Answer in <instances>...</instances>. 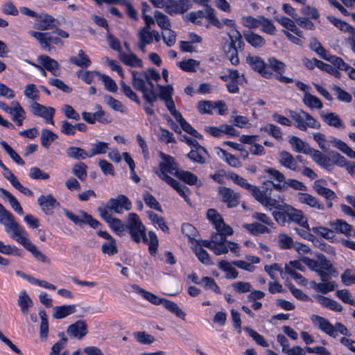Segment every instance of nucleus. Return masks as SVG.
Instances as JSON below:
<instances>
[{
  "label": "nucleus",
  "instance_id": "obj_1",
  "mask_svg": "<svg viewBox=\"0 0 355 355\" xmlns=\"http://www.w3.org/2000/svg\"><path fill=\"white\" fill-rule=\"evenodd\" d=\"M0 223L10 236L21 244L38 261L49 263V259L28 238V233L16 220L15 216L0 203Z\"/></svg>",
  "mask_w": 355,
  "mask_h": 355
},
{
  "label": "nucleus",
  "instance_id": "obj_2",
  "mask_svg": "<svg viewBox=\"0 0 355 355\" xmlns=\"http://www.w3.org/2000/svg\"><path fill=\"white\" fill-rule=\"evenodd\" d=\"M132 85L134 89L142 94L143 99L154 106L157 100V94L154 90V84L149 80L147 72L131 71Z\"/></svg>",
  "mask_w": 355,
  "mask_h": 355
},
{
  "label": "nucleus",
  "instance_id": "obj_3",
  "mask_svg": "<svg viewBox=\"0 0 355 355\" xmlns=\"http://www.w3.org/2000/svg\"><path fill=\"white\" fill-rule=\"evenodd\" d=\"M282 202L283 198L281 196H278V199L267 200L265 198L261 205L268 210L275 209L276 210L272 213L275 220L279 225L284 226L286 223H290V217L292 213L291 209H293V207L282 203Z\"/></svg>",
  "mask_w": 355,
  "mask_h": 355
},
{
  "label": "nucleus",
  "instance_id": "obj_4",
  "mask_svg": "<svg viewBox=\"0 0 355 355\" xmlns=\"http://www.w3.org/2000/svg\"><path fill=\"white\" fill-rule=\"evenodd\" d=\"M183 18L186 22H190L198 26H201L203 19L206 18L211 25L218 28H222V22H220V20L216 17L214 8L208 4H206L205 10L189 12Z\"/></svg>",
  "mask_w": 355,
  "mask_h": 355
},
{
  "label": "nucleus",
  "instance_id": "obj_5",
  "mask_svg": "<svg viewBox=\"0 0 355 355\" xmlns=\"http://www.w3.org/2000/svg\"><path fill=\"white\" fill-rule=\"evenodd\" d=\"M125 230H128L133 241L139 243L142 240L144 243H148L146 227L137 214L130 213L128 214Z\"/></svg>",
  "mask_w": 355,
  "mask_h": 355
},
{
  "label": "nucleus",
  "instance_id": "obj_6",
  "mask_svg": "<svg viewBox=\"0 0 355 355\" xmlns=\"http://www.w3.org/2000/svg\"><path fill=\"white\" fill-rule=\"evenodd\" d=\"M290 117L295 121V127L302 131H306L308 128L318 130L321 126L311 114L302 110L291 111Z\"/></svg>",
  "mask_w": 355,
  "mask_h": 355
},
{
  "label": "nucleus",
  "instance_id": "obj_7",
  "mask_svg": "<svg viewBox=\"0 0 355 355\" xmlns=\"http://www.w3.org/2000/svg\"><path fill=\"white\" fill-rule=\"evenodd\" d=\"M28 33L30 36L36 39L42 49L48 52H50L53 49L51 44L59 46L64 44V42L59 37L54 36L52 33L29 31Z\"/></svg>",
  "mask_w": 355,
  "mask_h": 355
},
{
  "label": "nucleus",
  "instance_id": "obj_8",
  "mask_svg": "<svg viewBox=\"0 0 355 355\" xmlns=\"http://www.w3.org/2000/svg\"><path fill=\"white\" fill-rule=\"evenodd\" d=\"M286 65L284 62L277 60L275 57H270L266 62V70L272 73V77L275 73V78L281 83H291L293 82V79L284 76L286 71Z\"/></svg>",
  "mask_w": 355,
  "mask_h": 355
},
{
  "label": "nucleus",
  "instance_id": "obj_9",
  "mask_svg": "<svg viewBox=\"0 0 355 355\" xmlns=\"http://www.w3.org/2000/svg\"><path fill=\"white\" fill-rule=\"evenodd\" d=\"M63 212L65 216L72 221L75 225L81 227L84 224L89 225L92 228L96 229L101 226V224L94 218L92 215L87 214L85 211H80L83 218H80L78 216L74 214L71 211L64 209Z\"/></svg>",
  "mask_w": 355,
  "mask_h": 355
},
{
  "label": "nucleus",
  "instance_id": "obj_10",
  "mask_svg": "<svg viewBox=\"0 0 355 355\" xmlns=\"http://www.w3.org/2000/svg\"><path fill=\"white\" fill-rule=\"evenodd\" d=\"M163 160L159 163L158 171H155L157 175L166 182L165 177H170L167 173L175 176L176 171H179L178 164L174 161L173 157H162Z\"/></svg>",
  "mask_w": 355,
  "mask_h": 355
},
{
  "label": "nucleus",
  "instance_id": "obj_11",
  "mask_svg": "<svg viewBox=\"0 0 355 355\" xmlns=\"http://www.w3.org/2000/svg\"><path fill=\"white\" fill-rule=\"evenodd\" d=\"M318 276L322 282H325L331 278L332 276H336L338 272L333 267L330 261L327 260L324 254L318 256Z\"/></svg>",
  "mask_w": 355,
  "mask_h": 355
},
{
  "label": "nucleus",
  "instance_id": "obj_12",
  "mask_svg": "<svg viewBox=\"0 0 355 355\" xmlns=\"http://www.w3.org/2000/svg\"><path fill=\"white\" fill-rule=\"evenodd\" d=\"M288 143L295 153L308 155H323L318 150L311 148L308 143L296 136H288Z\"/></svg>",
  "mask_w": 355,
  "mask_h": 355
},
{
  "label": "nucleus",
  "instance_id": "obj_13",
  "mask_svg": "<svg viewBox=\"0 0 355 355\" xmlns=\"http://www.w3.org/2000/svg\"><path fill=\"white\" fill-rule=\"evenodd\" d=\"M61 23L58 19L47 13H40L35 19L34 27L42 31L53 30Z\"/></svg>",
  "mask_w": 355,
  "mask_h": 355
},
{
  "label": "nucleus",
  "instance_id": "obj_14",
  "mask_svg": "<svg viewBox=\"0 0 355 355\" xmlns=\"http://www.w3.org/2000/svg\"><path fill=\"white\" fill-rule=\"evenodd\" d=\"M232 180L236 184L240 187L245 189L252 196L257 200L260 204H262L263 200H265V194L261 193V189L257 187L250 184L247 182V180L243 177L237 175V174H232L231 175Z\"/></svg>",
  "mask_w": 355,
  "mask_h": 355
},
{
  "label": "nucleus",
  "instance_id": "obj_15",
  "mask_svg": "<svg viewBox=\"0 0 355 355\" xmlns=\"http://www.w3.org/2000/svg\"><path fill=\"white\" fill-rule=\"evenodd\" d=\"M246 63L255 72L265 78H271L272 73L266 70V62L258 55H248L246 57Z\"/></svg>",
  "mask_w": 355,
  "mask_h": 355
},
{
  "label": "nucleus",
  "instance_id": "obj_16",
  "mask_svg": "<svg viewBox=\"0 0 355 355\" xmlns=\"http://www.w3.org/2000/svg\"><path fill=\"white\" fill-rule=\"evenodd\" d=\"M165 12L171 16L187 12L192 7L189 0H168Z\"/></svg>",
  "mask_w": 355,
  "mask_h": 355
},
{
  "label": "nucleus",
  "instance_id": "obj_17",
  "mask_svg": "<svg viewBox=\"0 0 355 355\" xmlns=\"http://www.w3.org/2000/svg\"><path fill=\"white\" fill-rule=\"evenodd\" d=\"M31 112L33 115L43 118L47 123L54 125L53 119L55 114L54 108L33 101L31 104Z\"/></svg>",
  "mask_w": 355,
  "mask_h": 355
},
{
  "label": "nucleus",
  "instance_id": "obj_18",
  "mask_svg": "<svg viewBox=\"0 0 355 355\" xmlns=\"http://www.w3.org/2000/svg\"><path fill=\"white\" fill-rule=\"evenodd\" d=\"M37 203L44 214L52 216L53 210L60 207V202L52 194L41 195L37 199Z\"/></svg>",
  "mask_w": 355,
  "mask_h": 355
},
{
  "label": "nucleus",
  "instance_id": "obj_19",
  "mask_svg": "<svg viewBox=\"0 0 355 355\" xmlns=\"http://www.w3.org/2000/svg\"><path fill=\"white\" fill-rule=\"evenodd\" d=\"M218 192L221 200L226 203L229 208L235 207L239 204L240 195L232 189L219 187Z\"/></svg>",
  "mask_w": 355,
  "mask_h": 355
},
{
  "label": "nucleus",
  "instance_id": "obj_20",
  "mask_svg": "<svg viewBox=\"0 0 355 355\" xmlns=\"http://www.w3.org/2000/svg\"><path fill=\"white\" fill-rule=\"evenodd\" d=\"M107 208L116 214H121L122 209L127 211L131 209V202L124 195H118L116 198H110L107 203Z\"/></svg>",
  "mask_w": 355,
  "mask_h": 355
},
{
  "label": "nucleus",
  "instance_id": "obj_21",
  "mask_svg": "<svg viewBox=\"0 0 355 355\" xmlns=\"http://www.w3.org/2000/svg\"><path fill=\"white\" fill-rule=\"evenodd\" d=\"M311 320L315 327L327 335L334 338L337 336L334 325L327 319L318 315H312Z\"/></svg>",
  "mask_w": 355,
  "mask_h": 355
},
{
  "label": "nucleus",
  "instance_id": "obj_22",
  "mask_svg": "<svg viewBox=\"0 0 355 355\" xmlns=\"http://www.w3.org/2000/svg\"><path fill=\"white\" fill-rule=\"evenodd\" d=\"M67 333L71 338L81 340L87 334V324L84 320H78L67 327Z\"/></svg>",
  "mask_w": 355,
  "mask_h": 355
},
{
  "label": "nucleus",
  "instance_id": "obj_23",
  "mask_svg": "<svg viewBox=\"0 0 355 355\" xmlns=\"http://www.w3.org/2000/svg\"><path fill=\"white\" fill-rule=\"evenodd\" d=\"M37 61L44 69L51 72L53 76H60V64L55 60L47 55H41L38 56Z\"/></svg>",
  "mask_w": 355,
  "mask_h": 355
},
{
  "label": "nucleus",
  "instance_id": "obj_24",
  "mask_svg": "<svg viewBox=\"0 0 355 355\" xmlns=\"http://www.w3.org/2000/svg\"><path fill=\"white\" fill-rule=\"evenodd\" d=\"M334 232L345 234L347 236H354L355 231L353 227L342 219H336L329 223Z\"/></svg>",
  "mask_w": 355,
  "mask_h": 355
},
{
  "label": "nucleus",
  "instance_id": "obj_25",
  "mask_svg": "<svg viewBox=\"0 0 355 355\" xmlns=\"http://www.w3.org/2000/svg\"><path fill=\"white\" fill-rule=\"evenodd\" d=\"M243 37L246 42L254 49H261L266 44L263 37L251 30L243 31Z\"/></svg>",
  "mask_w": 355,
  "mask_h": 355
},
{
  "label": "nucleus",
  "instance_id": "obj_26",
  "mask_svg": "<svg viewBox=\"0 0 355 355\" xmlns=\"http://www.w3.org/2000/svg\"><path fill=\"white\" fill-rule=\"evenodd\" d=\"M279 182L277 184H275L272 181L267 180L263 182V187H262V189H261V193L265 194L264 197L267 199H278V196L279 195H275L273 193L274 190L281 191L282 189L285 188V183L283 184Z\"/></svg>",
  "mask_w": 355,
  "mask_h": 355
},
{
  "label": "nucleus",
  "instance_id": "obj_27",
  "mask_svg": "<svg viewBox=\"0 0 355 355\" xmlns=\"http://www.w3.org/2000/svg\"><path fill=\"white\" fill-rule=\"evenodd\" d=\"M98 6H101L103 3L107 4H119L125 6V11L127 15L131 19L137 20L138 19L137 12L134 8L133 6L127 0H93Z\"/></svg>",
  "mask_w": 355,
  "mask_h": 355
},
{
  "label": "nucleus",
  "instance_id": "obj_28",
  "mask_svg": "<svg viewBox=\"0 0 355 355\" xmlns=\"http://www.w3.org/2000/svg\"><path fill=\"white\" fill-rule=\"evenodd\" d=\"M296 198L300 203L305 204L310 207L318 210H323L324 209V205L318 198L308 193H297Z\"/></svg>",
  "mask_w": 355,
  "mask_h": 355
},
{
  "label": "nucleus",
  "instance_id": "obj_29",
  "mask_svg": "<svg viewBox=\"0 0 355 355\" xmlns=\"http://www.w3.org/2000/svg\"><path fill=\"white\" fill-rule=\"evenodd\" d=\"M227 34L230 39V42L225 43L223 46L236 47L241 51L243 50L245 43L242 40L243 34L241 35L236 28L231 29Z\"/></svg>",
  "mask_w": 355,
  "mask_h": 355
},
{
  "label": "nucleus",
  "instance_id": "obj_30",
  "mask_svg": "<svg viewBox=\"0 0 355 355\" xmlns=\"http://www.w3.org/2000/svg\"><path fill=\"white\" fill-rule=\"evenodd\" d=\"M11 104V112H8V114H10L12 120L16 122L17 125L20 126L26 118V112L19 102L12 101Z\"/></svg>",
  "mask_w": 355,
  "mask_h": 355
},
{
  "label": "nucleus",
  "instance_id": "obj_31",
  "mask_svg": "<svg viewBox=\"0 0 355 355\" xmlns=\"http://www.w3.org/2000/svg\"><path fill=\"white\" fill-rule=\"evenodd\" d=\"M175 177L187 184L196 185L198 187L202 186V183L198 181V177L191 172L180 169L179 171H176Z\"/></svg>",
  "mask_w": 355,
  "mask_h": 355
},
{
  "label": "nucleus",
  "instance_id": "obj_32",
  "mask_svg": "<svg viewBox=\"0 0 355 355\" xmlns=\"http://www.w3.org/2000/svg\"><path fill=\"white\" fill-rule=\"evenodd\" d=\"M119 60L126 66L130 67H142V60L135 53L120 52Z\"/></svg>",
  "mask_w": 355,
  "mask_h": 355
},
{
  "label": "nucleus",
  "instance_id": "obj_33",
  "mask_svg": "<svg viewBox=\"0 0 355 355\" xmlns=\"http://www.w3.org/2000/svg\"><path fill=\"white\" fill-rule=\"evenodd\" d=\"M330 63L336 67L340 70L345 71L347 73L348 76L355 80V69L345 62L344 60L339 57H333L330 58Z\"/></svg>",
  "mask_w": 355,
  "mask_h": 355
},
{
  "label": "nucleus",
  "instance_id": "obj_34",
  "mask_svg": "<svg viewBox=\"0 0 355 355\" xmlns=\"http://www.w3.org/2000/svg\"><path fill=\"white\" fill-rule=\"evenodd\" d=\"M0 196L3 199H8L10 205L16 213H17L19 215L24 214V211L20 203L11 193H10L8 191L6 190L3 188H0Z\"/></svg>",
  "mask_w": 355,
  "mask_h": 355
},
{
  "label": "nucleus",
  "instance_id": "obj_35",
  "mask_svg": "<svg viewBox=\"0 0 355 355\" xmlns=\"http://www.w3.org/2000/svg\"><path fill=\"white\" fill-rule=\"evenodd\" d=\"M76 311V305H62L53 307V317L55 319H62Z\"/></svg>",
  "mask_w": 355,
  "mask_h": 355
},
{
  "label": "nucleus",
  "instance_id": "obj_36",
  "mask_svg": "<svg viewBox=\"0 0 355 355\" xmlns=\"http://www.w3.org/2000/svg\"><path fill=\"white\" fill-rule=\"evenodd\" d=\"M165 178L166 179V183L175 189L179 195L190 204V199L187 194L189 191V189L186 186L181 185L176 180L171 177H165Z\"/></svg>",
  "mask_w": 355,
  "mask_h": 355
},
{
  "label": "nucleus",
  "instance_id": "obj_37",
  "mask_svg": "<svg viewBox=\"0 0 355 355\" xmlns=\"http://www.w3.org/2000/svg\"><path fill=\"white\" fill-rule=\"evenodd\" d=\"M132 287L136 292L141 294L144 299L152 304L155 305L163 304L164 298H161L150 292L146 291L137 284H133Z\"/></svg>",
  "mask_w": 355,
  "mask_h": 355
},
{
  "label": "nucleus",
  "instance_id": "obj_38",
  "mask_svg": "<svg viewBox=\"0 0 355 355\" xmlns=\"http://www.w3.org/2000/svg\"><path fill=\"white\" fill-rule=\"evenodd\" d=\"M310 49L315 52L319 56H320L322 59L326 60L330 62V58L333 57H336V55H329L327 51L322 46L320 42L318 41L315 37H312L310 40L309 43Z\"/></svg>",
  "mask_w": 355,
  "mask_h": 355
},
{
  "label": "nucleus",
  "instance_id": "obj_39",
  "mask_svg": "<svg viewBox=\"0 0 355 355\" xmlns=\"http://www.w3.org/2000/svg\"><path fill=\"white\" fill-rule=\"evenodd\" d=\"M19 306L23 314L27 315L29 312V308L33 305V302L28 296L26 291H21L19 294L17 300Z\"/></svg>",
  "mask_w": 355,
  "mask_h": 355
},
{
  "label": "nucleus",
  "instance_id": "obj_40",
  "mask_svg": "<svg viewBox=\"0 0 355 355\" xmlns=\"http://www.w3.org/2000/svg\"><path fill=\"white\" fill-rule=\"evenodd\" d=\"M69 61L71 63L81 68H87L92 64L89 58L85 53V52L82 49L78 51L77 56L70 57Z\"/></svg>",
  "mask_w": 355,
  "mask_h": 355
},
{
  "label": "nucleus",
  "instance_id": "obj_41",
  "mask_svg": "<svg viewBox=\"0 0 355 355\" xmlns=\"http://www.w3.org/2000/svg\"><path fill=\"white\" fill-rule=\"evenodd\" d=\"M320 180H316L313 185V189L318 195L324 198L326 200L337 198V196L334 191L320 185Z\"/></svg>",
  "mask_w": 355,
  "mask_h": 355
},
{
  "label": "nucleus",
  "instance_id": "obj_42",
  "mask_svg": "<svg viewBox=\"0 0 355 355\" xmlns=\"http://www.w3.org/2000/svg\"><path fill=\"white\" fill-rule=\"evenodd\" d=\"M243 227L254 236L270 232L268 227L257 222L250 224L245 223L243 225Z\"/></svg>",
  "mask_w": 355,
  "mask_h": 355
},
{
  "label": "nucleus",
  "instance_id": "obj_43",
  "mask_svg": "<svg viewBox=\"0 0 355 355\" xmlns=\"http://www.w3.org/2000/svg\"><path fill=\"white\" fill-rule=\"evenodd\" d=\"M291 210L292 211V213L290 217V223L294 222L302 227L309 230L307 219L304 215L303 212L300 209L294 208L293 207V209Z\"/></svg>",
  "mask_w": 355,
  "mask_h": 355
},
{
  "label": "nucleus",
  "instance_id": "obj_44",
  "mask_svg": "<svg viewBox=\"0 0 355 355\" xmlns=\"http://www.w3.org/2000/svg\"><path fill=\"white\" fill-rule=\"evenodd\" d=\"M318 302L324 307L328 308L330 310L340 312L343 310V306L336 301L330 299L323 295H318L317 297Z\"/></svg>",
  "mask_w": 355,
  "mask_h": 355
},
{
  "label": "nucleus",
  "instance_id": "obj_45",
  "mask_svg": "<svg viewBox=\"0 0 355 355\" xmlns=\"http://www.w3.org/2000/svg\"><path fill=\"white\" fill-rule=\"evenodd\" d=\"M331 146L339 150L346 155H355L354 151L345 142L334 137H330Z\"/></svg>",
  "mask_w": 355,
  "mask_h": 355
},
{
  "label": "nucleus",
  "instance_id": "obj_46",
  "mask_svg": "<svg viewBox=\"0 0 355 355\" xmlns=\"http://www.w3.org/2000/svg\"><path fill=\"white\" fill-rule=\"evenodd\" d=\"M314 141L318 144L320 148L325 153H329V148L331 143L330 137L327 139L325 135L321 132H315L313 135Z\"/></svg>",
  "mask_w": 355,
  "mask_h": 355
},
{
  "label": "nucleus",
  "instance_id": "obj_47",
  "mask_svg": "<svg viewBox=\"0 0 355 355\" xmlns=\"http://www.w3.org/2000/svg\"><path fill=\"white\" fill-rule=\"evenodd\" d=\"M96 75H97L99 79L103 82L105 89L107 91L112 93H114L117 91V85L110 76L99 71H96Z\"/></svg>",
  "mask_w": 355,
  "mask_h": 355
},
{
  "label": "nucleus",
  "instance_id": "obj_48",
  "mask_svg": "<svg viewBox=\"0 0 355 355\" xmlns=\"http://www.w3.org/2000/svg\"><path fill=\"white\" fill-rule=\"evenodd\" d=\"M58 138V135L51 130L44 128L41 131L40 143L41 145L49 148L51 144Z\"/></svg>",
  "mask_w": 355,
  "mask_h": 355
},
{
  "label": "nucleus",
  "instance_id": "obj_49",
  "mask_svg": "<svg viewBox=\"0 0 355 355\" xmlns=\"http://www.w3.org/2000/svg\"><path fill=\"white\" fill-rule=\"evenodd\" d=\"M322 120L329 126L340 128L343 127V122L340 117L334 112L321 114Z\"/></svg>",
  "mask_w": 355,
  "mask_h": 355
},
{
  "label": "nucleus",
  "instance_id": "obj_50",
  "mask_svg": "<svg viewBox=\"0 0 355 355\" xmlns=\"http://www.w3.org/2000/svg\"><path fill=\"white\" fill-rule=\"evenodd\" d=\"M218 268L227 272L225 277L227 279H234L238 277L239 273L237 270L234 268L232 267L230 263L227 261H220L218 263Z\"/></svg>",
  "mask_w": 355,
  "mask_h": 355
},
{
  "label": "nucleus",
  "instance_id": "obj_51",
  "mask_svg": "<svg viewBox=\"0 0 355 355\" xmlns=\"http://www.w3.org/2000/svg\"><path fill=\"white\" fill-rule=\"evenodd\" d=\"M261 132L267 133L271 137L278 140H282L283 138V133L281 128L272 123H268L265 126L260 128Z\"/></svg>",
  "mask_w": 355,
  "mask_h": 355
},
{
  "label": "nucleus",
  "instance_id": "obj_52",
  "mask_svg": "<svg viewBox=\"0 0 355 355\" xmlns=\"http://www.w3.org/2000/svg\"><path fill=\"white\" fill-rule=\"evenodd\" d=\"M260 19L261 31L270 35H275L277 29L272 21L263 15L261 16Z\"/></svg>",
  "mask_w": 355,
  "mask_h": 355
},
{
  "label": "nucleus",
  "instance_id": "obj_53",
  "mask_svg": "<svg viewBox=\"0 0 355 355\" xmlns=\"http://www.w3.org/2000/svg\"><path fill=\"white\" fill-rule=\"evenodd\" d=\"M162 305L177 317L185 320L186 313L174 302L165 299Z\"/></svg>",
  "mask_w": 355,
  "mask_h": 355
},
{
  "label": "nucleus",
  "instance_id": "obj_54",
  "mask_svg": "<svg viewBox=\"0 0 355 355\" xmlns=\"http://www.w3.org/2000/svg\"><path fill=\"white\" fill-rule=\"evenodd\" d=\"M261 16L254 17L251 15L243 16L241 18V24L243 26L249 29H256L260 27Z\"/></svg>",
  "mask_w": 355,
  "mask_h": 355
},
{
  "label": "nucleus",
  "instance_id": "obj_55",
  "mask_svg": "<svg viewBox=\"0 0 355 355\" xmlns=\"http://www.w3.org/2000/svg\"><path fill=\"white\" fill-rule=\"evenodd\" d=\"M301 157H296V158L295 157H282L279 159V162L284 166L295 171L299 168L298 162H302Z\"/></svg>",
  "mask_w": 355,
  "mask_h": 355
},
{
  "label": "nucleus",
  "instance_id": "obj_56",
  "mask_svg": "<svg viewBox=\"0 0 355 355\" xmlns=\"http://www.w3.org/2000/svg\"><path fill=\"white\" fill-rule=\"evenodd\" d=\"M154 17L158 26L162 30L169 29L171 28V22L168 17L159 10L154 12Z\"/></svg>",
  "mask_w": 355,
  "mask_h": 355
},
{
  "label": "nucleus",
  "instance_id": "obj_57",
  "mask_svg": "<svg viewBox=\"0 0 355 355\" xmlns=\"http://www.w3.org/2000/svg\"><path fill=\"white\" fill-rule=\"evenodd\" d=\"M120 85L121 92L127 98L137 104L140 105L141 101L137 94L132 90L130 86L127 85L123 80H121Z\"/></svg>",
  "mask_w": 355,
  "mask_h": 355
},
{
  "label": "nucleus",
  "instance_id": "obj_58",
  "mask_svg": "<svg viewBox=\"0 0 355 355\" xmlns=\"http://www.w3.org/2000/svg\"><path fill=\"white\" fill-rule=\"evenodd\" d=\"M200 64V62L193 59L182 60L180 62H177V65L182 71L187 72H194L196 71V67Z\"/></svg>",
  "mask_w": 355,
  "mask_h": 355
},
{
  "label": "nucleus",
  "instance_id": "obj_59",
  "mask_svg": "<svg viewBox=\"0 0 355 355\" xmlns=\"http://www.w3.org/2000/svg\"><path fill=\"white\" fill-rule=\"evenodd\" d=\"M239 48L223 46V51L227 58L233 65L239 64V58L238 55Z\"/></svg>",
  "mask_w": 355,
  "mask_h": 355
},
{
  "label": "nucleus",
  "instance_id": "obj_60",
  "mask_svg": "<svg viewBox=\"0 0 355 355\" xmlns=\"http://www.w3.org/2000/svg\"><path fill=\"white\" fill-rule=\"evenodd\" d=\"M303 103L311 109H321L322 107V103L320 98L311 94L305 93Z\"/></svg>",
  "mask_w": 355,
  "mask_h": 355
},
{
  "label": "nucleus",
  "instance_id": "obj_61",
  "mask_svg": "<svg viewBox=\"0 0 355 355\" xmlns=\"http://www.w3.org/2000/svg\"><path fill=\"white\" fill-rule=\"evenodd\" d=\"M327 19L329 21L339 28L340 31L344 32H348L350 33L354 28L345 21L338 19L334 16H328Z\"/></svg>",
  "mask_w": 355,
  "mask_h": 355
},
{
  "label": "nucleus",
  "instance_id": "obj_62",
  "mask_svg": "<svg viewBox=\"0 0 355 355\" xmlns=\"http://www.w3.org/2000/svg\"><path fill=\"white\" fill-rule=\"evenodd\" d=\"M193 251L198 257V260L205 265H211L212 261L210 259L208 252L202 248L195 245L193 247Z\"/></svg>",
  "mask_w": 355,
  "mask_h": 355
},
{
  "label": "nucleus",
  "instance_id": "obj_63",
  "mask_svg": "<svg viewBox=\"0 0 355 355\" xmlns=\"http://www.w3.org/2000/svg\"><path fill=\"white\" fill-rule=\"evenodd\" d=\"M107 224L110 229L119 236H121L125 230L126 225L123 224V222L117 218L113 217L108 221Z\"/></svg>",
  "mask_w": 355,
  "mask_h": 355
},
{
  "label": "nucleus",
  "instance_id": "obj_64",
  "mask_svg": "<svg viewBox=\"0 0 355 355\" xmlns=\"http://www.w3.org/2000/svg\"><path fill=\"white\" fill-rule=\"evenodd\" d=\"M143 200L146 205L149 207L151 209H154L157 211H161L162 208L158 202V201L156 200V198L150 194L148 191H146L144 192L143 194Z\"/></svg>",
  "mask_w": 355,
  "mask_h": 355
}]
</instances>
